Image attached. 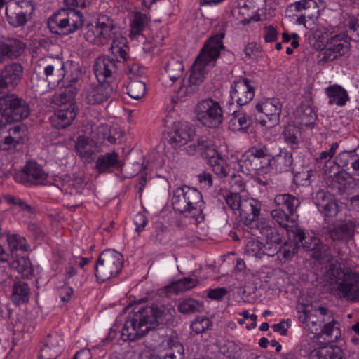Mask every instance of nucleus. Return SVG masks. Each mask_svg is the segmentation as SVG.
<instances>
[{"label":"nucleus","instance_id":"nucleus-45","mask_svg":"<svg viewBox=\"0 0 359 359\" xmlns=\"http://www.w3.org/2000/svg\"><path fill=\"white\" fill-rule=\"evenodd\" d=\"M318 359H344V353L337 346L322 347L316 352Z\"/></svg>","mask_w":359,"mask_h":359},{"label":"nucleus","instance_id":"nucleus-64","mask_svg":"<svg viewBox=\"0 0 359 359\" xmlns=\"http://www.w3.org/2000/svg\"><path fill=\"white\" fill-rule=\"evenodd\" d=\"M59 355L58 352L53 353L48 344H46L41 348L40 354L39 355V359H56Z\"/></svg>","mask_w":359,"mask_h":359},{"label":"nucleus","instance_id":"nucleus-36","mask_svg":"<svg viewBox=\"0 0 359 359\" xmlns=\"http://www.w3.org/2000/svg\"><path fill=\"white\" fill-rule=\"evenodd\" d=\"M274 203L277 207L283 210L285 208L291 215H295V212L300 205L299 199L289 194L276 196Z\"/></svg>","mask_w":359,"mask_h":359},{"label":"nucleus","instance_id":"nucleus-41","mask_svg":"<svg viewBox=\"0 0 359 359\" xmlns=\"http://www.w3.org/2000/svg\"><path fill=\"white\" fill-rule=\"evenodd\" d=\"M240 165L249 172H255L269 167L264 162H262L248 152H245L240 160Z\"/></svg>","mask_w":359,"mask_h":359},{"label":"nucleus","instance_id":"nucleus-40","mask_svg":"<svg viewBox=\"0 0 359 359\" xmlns=\"http://www.w3.org/2000/svg\"><path fill=\"white\" fill-rule=\"evenodd\" d=\"M177 309L180 313L187 315L201 312L204 309V306L202 302L188 298L179 303Z\"/></svg>","mask_w":359,"mask_h":359},{"label":"nucleus","instance_id":"nucleus-28","mask_svg":"<svg viewBox=\"0 0 359 359\" xmlns=\"http://www.w3.org/2000/svg\"><path fill=\"white\" fill-rule=\"evenodd\" d=\"M291 236L293 241L296 242L297 246H299V248L302 247L304 250L313 252L316 250L320 242L318 238L306 234L299 226L292 230Z\"/></svg>","mask_w":359,"mask_h":359},{"label":"nucleus","instance_id":"nucleus-54","mask_svg":"<svg viewBox=\"0 0 359 359\" xmlns=\"http://www.w3.org/2000/svg\"><path fill=\"white\" fill-rule=\"evenodd\" d=\"M212 322L207 317H197L191 322L190 327L196 334H202L210 330Z\"/></svg>","mask_w":359,"mask_h":359},{"label":"nucleus","instance_id":"nucleus-20","mask_svg":"<svg viewBox=\"0 0 359 359\" xmlns=\"http://www.w3.org/2000/svg\"><path fill=\"white\" fill-rule=\"evenodd\" d=\"M118 67L114 57L101 55L96 58L93 65L94 74L98 82H106L116 72Z\"/></svg>","mask_w":359,"mask_h":359},{"label":"nucleus","instance_id":"nucleus-8","mask_svg":"<svg viewBox=\"0 0 359 359\" xmlns=\"http://www.w3.org/2000/svg\"><path fill=\"white\" fill-rule=\"evenodd\" d=\"M123 264V255L114 250H104L95 265L97 279L104 282L119 274Z\"/></svg>","mask_w":359,"mask_h":359},{"label":"nucleus","instance_id":"nucleus-24","mask_svg":"<svg viewBox=\"0 0 359 359\" xmlns=\"http://www.w3.org/2000/svg\"><path fill=\"white\" fill-rule=\"evenodd\" d=\"M7 262L9 266L20 273L23 278L31 279L34 276V266L27 256L21 253H13Z\"/></svg>","mask_w":359,"mask_h":359},{"label":"nucleus","instance_id":"nucleus-16","mask_svg":"<svg viewBox=\"0 0 359 359\" xmlns=\"http://www.w3.org/2000/svg\"><path fill=\"white\" fill-rule=\"evenodd\" d=\"M172 129L173 131L168 134L167 141L175 149L185 145L195 135V128L189 122H175Z\"/></svg>","mask_w":359,"mask_h":359},{"label":"nucleus","instance_id":"nucleus-63","mask_svg":"<svg viewBox=\"0 0 359 359\" xmlns=\"http://www.w3.org/2000/svg\"><path fill=\"white\" fill-rule=\"evenodd\" d=\"M278 32L276 29L272 26L269 25L265 27L264 29V40L266 43H272L276 41Z\"/></svg>","mask_w":359,"mask_h":359},{"label":"nucleus","instance_id":"nucleus-47","mask_svg":"<svg viewBox=\"0 0 359 359\" xmlns=\"http://www.w3.org/2000/svg\"><path fill=\"white\" fill-rule=\"evenodd\" d=\"M246 152L250 153V154L262 161V162H264V164H266V165L269 166V164H270V157L272 156V152L266 145L252 147Z\"/></svg>","mask_w":359,"mask_h":359},{"label":"nucleus","instance_id":"nucleus-43","mask_svg":"<svg viewBox=\"0 0 359 359\" xmlns=\"http://www.w3.org/2000/svg\"><path fill=\"white\" fill-rule=\"evenodd\" d=\"M183 69L184 65L182 62L175 59L169 60L165 67V70L170 80L172 82H175L182 76Z\"/></svg>","mask_w":359,"mask_h":359},{"label":"nucleus","instance_id":"nucleus-31","mask_svg":"<svg viewBox=\"0 0 359 359\" xmlns=\"http://www.w3.org/2000/svg\"><path fill=\"white\" fill-rule=\"evenodd\" d=\"M355 226L351 221H346L334 226L329 230V236L333 241H346L354 236Z\"/></svg>","mask_w":359,"mask_h":359},{"label":"nucleus","instance_id":"nucleus-25","mask_svg":"<svg viewBox=\"0 0 359 359\" xmlns=\"http://www.w3.org/2000/svg\"><path fill=\"white\" fill-rule=\"evenodd\" d=\"M26 43L14 37H6L0 43V54L13 60L20 57L25 52Z\"/></svg>","mask_w":359,"mask_h":359},{"label":"nucleus","instance_id":"nucleus-21","mask_svg":"<svg viewBox=\"0 0 359 359\" xmlns=\"http://www.w3.org/2000/svg\"><path fill=\"white\" fill-rule=\"evenodd\" d=\"M313 200L318 210L325 217H334L338 212V204L333 195L323 191H318Z\"/></svg>","mask_w":359,"mask_h":359},{"label":"nucleus","instance_id":"nucleus-19","mask_svg":"<svg viewBox=\"0 0 359 359\" xmlns=\"http://www.w3.org/2000/svg\"><path fill=\"white\" fill-rule=\"evenodd\" d=\"M251 83L252 81L247 78H240L233 82V90L231 91V97L238 105H245L254 97L255 87Z\"/></svg>","mask_w":359,"mask_h":359},{"label":"nucleus","instance_id":"nucleus-48","mask_svg":"<svg viewBox=\"0 0 359 359\" xmlns=\"http://www.w3.org/2000/svg\"><path fill=\"white\" fill-rule=\"evenodd\" d=\"M146 85L141 81H130L127 86L128 95L135 99L140 100L145 94Z\"/></svg>","mask_w":359,"mask_h":359},{"label":"nucleus","instance_id":"nucleus-1","mask_svg":"<svg viewBox=\"0 0 359 359\" xmlns=\"http://www.w3.org/2000/svg\"><path fill=\"white\" fill-rule=\"evenodd\" d=\"M174 313L175 310L172 306L161 304L141 306L125 322L121 337L125 341H133L150 331L162 329L172 321Z\"/></svg>","mask_w":359,"mask_h":359},{"label":"nucleus","instance_id":"nucleus-53","mask_svg":"<svg viewBox=\"0 0 359 359\" xmlns=\"http://www.w3.org/2000/svg\"><path fill=\"white\" fill-rule=\"evenodd\" d=\"M198 283V280L197 279L184 278L173 283L170 287L175 293H180L196 287Z\"/></svg>","mask_w":359,"mask_h":359},{"label":"nucleus","instance_id":"nucleus-51","mask_svg":"<svg viewBox=\"0 0 359 359\" xmlns=\"http://www.w3.org/2000/svg\"><path fill=\"white\" fill-rule=\"evenodd\" d=\"M92 140L86 136H79L76 142V151L81 157L88 158L93 151L91 149L90 143Z\"/></svg>","mask_w":359,"mask_h":359},{"label":"nucleus","instance_id":"nucleus-46","mask_svg":"<svg viewBox=\"0 0 359 359\" xmlns=\"http://www.w3.org/2000/svg\"><path fill=\"white\" fill-rule=\"evenodd\" d=\"M347 29L346 34L349 40L359 41V18L349 15L345 22Z\"/></svg>","mask_w":359,"mask_h":359},{"label":"nucleus","instance_id":"nucleus-37","mask_svg":"<svg viewBox=\"0 0 359 359\" xmlns=\"http://www.w3.org/2000/svg\"><path fill=\"white\" fill-rule=\"evenodd\" d=\"M297 116L300 119V123L308 128H313L317 119V114L312 107L302 103L296 111Z\"/></svg>","mask_w":359,"mask_h":359},{"label":"nucleus","instance_id":"nucleus-59","mask_svg":"<svg viewBox=\"0 0 359 359\" xmlns=\"http://www.w3.org/2000/svg\"><path fill=\"white\" fill-rule=\"evenodd\" d=\"M298 250L299 246L292 241L290 243L285 242L284 245L281 244V249L278 252L282 254L283 258L289 259L298 252Z\"/></svg>","mask_w":359,"mask_h":359},{"label":"nucleus","instance_id":"nucleus-27","mask_svg":"<svg viewBox=\"0 0 359 359\" xmlns=\"http://www.w3.org/2000/svg\"><path fill=\"white\" fill-rule=\"evenodd\" d=\"M122 168L118 155L115 151L100 155L95 162V169L99 173L111 172Z\"/></svg>","mask_w":359,"mask_h":359},{"label":"nucleus","instance_id":"nucleus-4","mask_svg":"<svg viewBox=\"0 0 359 359\" xmlns=\"http://www.w3.org/2000/svg\"><path fill=\"white\" fill-rule=\"evenodd\" d=\"M173 208L185 217L194 218L196 222L204 220V202L201 193L188 186L177 188L172 198Z\"/></svg>","mask_w":359,"mask_h":359},{"label":"nucleus","instance_id":"nucleus-10","mask_svg":"<svg viewBox=\"0 0 359 359\" xmlns=\"http://www.w3.org/2000/svg\"><path fill=\"white\" fill-rule=\"evenodd\" d=\"M324 34L327 36L325 50L320 61L323 63L333 61L345 55L349 50L350 43L348 35L345 33L332 36V32L326 29Z\"/></svg>","mask_w":359,"mask_h":359},{"label":"nucleus","instance_id":"nucleus-15","mask_svg":"<svg viewBox=\"0 0 359 359\" xmlns=\"http://www.w3.org/2000/svg\"><path fill=\"white\" fill-rule=\"evenodd\" d=\"M24 68L16 62L5 65L0 71V93L5 89H14L21 81Z\"/></svg>","mask_w":359,"mask_h":359},{"label":"nucleus","instance_id":"nucleus-62","mask_svg":"<svg viewBox=\"0 0 359 359\" xmlns=\"http://www.w3.org/2000/svg\"><path fill=\"white\" fill-rule=\"evenodd\" d=\"M204 144H205V139H198L197 143H194L185 148L187 153L189 155H194L196 153L203 154V149H204Z\"/></svg>","mask_w":359,"mask_h":359},{"label":"nucleus","instance_id":"nucleus-12","mask_svg":"<svg viewBox=\"0 0 359 359\" xmlns=\"http://www.w3.org/2000/svg\"><path fill=\"white\" fill-rule=\"evenodd\" d=\"M4 129L0 128V150L13 152L21 149L26 140L25 127L17 125Z\"/></svg>","mask_w":359,"mask_h":359},{"label":"nucleus","instance_id":"nucleus-32","mask_svg":"<svg viewBox=\"0 0 359 359\" xmlns=\"http://www.w3.org/2000/svg\"><path fill=\"white\" fill-rule=\"evenodd\" d=\"M115 29L113 20L107 15H101L97 18L95 30L93 32L98 37L112 39L114 36Z\"/></svg>","mask_w":359,"mask_h":359},{"label":"nucleus","instance_id":"nucleus-22","mask_svg":"<svg viewBox=\"0 0 359 359\" xmlns=\"http://www.w3.org/2000/svg\"><path fill=\"white\" fill-rule=\"evenodd\" d=\"M282 107L278 99L272 98L257 103L255 105V109L258 113L264 114L270 122L269 127H273L279 123Z\"/></svg>","mask_w":359,"mask_h":359},{"label":"nucleus","instance_id":"nucleus-18","mask_svg":"<svg viewBox=\"0 0 359 359\" xmlns=\"http://www.w3.org/2000/svg\"><path fill=\"white\" fill-rule=\"evenodd\" d=\"M291 12H296L294 15L297 16L296 23L305 25L306 18L313 19L319 12L318 6L314 0H301L291 4L288 6Z\"/></svg>","mask_w":359,"mask_h":359},{"label":"nucleus","instance_id":"nucleus-39","mask_svg":"<svg viewBox=\"0 0 359 359\" xmlns=\"http://www.w3.org/2000/svg\"><path fill=\"white\" fill-rule=\"evenodd\" d=\"M6 241L11 255L13 253H23L29 250V245L24 237L19 235L13 234L11 236H6Z\"/></svg>","mask_w":359,"mask_h":359},{"label":"nucleus","instance_id":"nucleus-14","mask_svg":"<svg viewBox=\"0 0 359 359\" xmlns=\"http://www.w3.org/2000/svg\"><path fill=\"white\" fill-rule=\"evenodd\" d=\"M260 234L265 239L262 244V254L273 257L281 249L282 236L278 231L265 222H261L257 226Z\"/></svg>","mask_w":359,"mask_h":359},{"label":"nucleus","instance_id":"nucleus-26","mask_svg":"<svg viewBox=\"0 0 359 359\" xmlns=\"http://www.w3.org/2000/svg\"><path fill=\"white\" fill-rule=\"evenodd\" d=\"M261 205L257 200L250 198L243 201L239 209V216L245 225H250L260 214Z\"/></svg>","mask_w":359,"mask_h":359},{"label":"nucleus","instance_id":"nucleus-52","mask_svg":"<svg viewBox=\"0 0 359 359\" xmlns=\"http://www.w3.org/2000/svg\"><path fill=\"white\" fill-rule=\"evenodd\" d=\"M221 196L231 209L239 210L243 201L239 194L224 190L222 191Z\"/></svg>","mask_w":359,"mask_h":359},{"label":"nucleus","instance_id":"nucleus-11","mask_svg":"<svg viewBox=\"0 0 359 359\" xmlns=\"http://www.w3.org/2000/svg\"><path fill=\"white\" fill-rule=\"evenodd\" d=\"M198 120L208 128H217L223 121V111L220 104L212 99L200 102L196 108Z\"/></svg>","mask_w":359,"mask_h":359},{"label":"nucleus","instance_id":"nucleus-7","mask_svg":"<svg viewBox=\"0 0 359 359\" xmlns=\"http://www.w3.org/2000/svg\"><path fill=\"white\" fill-rule=\"evenodd\" d=\"M84 25L83 14L74 8H62L54 13L48 21L53 34L65 36L81 29Z\"/></svg>","mask_w":359,"mask_h":359},{"label":"nucleus","instance_id":"nucleus-17","mask_svg":"<svg viewBox=\"0 0 359 359\" xmlns=\"http://www.w3.org/2000/svg\"><path fill=\"white\" fill-rule=\"evenodd\" d=\"M113 92V86L109 81L92 84L85 93V102L90 105L101 104L111 96Z\"/></svg>","mask_w":359,"mask_h":359},{"label":"nucleus","instance_id":"nucleus-9","mask_svg":"<svg viewBox=\"0 0 359 359\" xmlns=\"http://www.w3.org/2000/svg\"><path fill=\"white\" fill-rule=\"evenodd\" d=\"M34 72L43 74L50 84L58 85L65 75V64L59 58L46 56L37 60Z\"/></svg>","mask_w":359,"mask_h":359},{"label":"nucleus","instance_id":"nucleus-42","mask_svg":"<svg viewBox=\"0 0 359 359\" xmlns=\"http://www.w3.org/2000/svg\"><path fill=\"white\" fill-rule=\"evenodd\" d=\"M320 333L326 335L328 341H337L341 337L339 323L334 320L325 323Z\"/></svg>","mask_w":359,"mask_h":359},{"label":"nucleus","instance_id":"nucleus-61","mask_svg":"<svg viewBox=\"0 0 359 359\" xmlns=\"http://www.w3.org/2000/svg\"><path fill=\"white\" fill-rule=\"evenodd\" d=\"M229 183L231 189V192L239 194L245 190V182L243 178L239 175H236L235 174L232 175Z\"/></svg>","mask_w":359,"mask_h":359},{"label":"nucleus","instance_id":"nucleus-50","mask_svg":"<svg viewBox=\"0 0 359 359\" xmlns=\"http://www.w3.org/2000/svg\"><path fill=\"white\" fill-rule=\"evenodd\" d=\"M112 55H114V58L117 62V65H118L121 63H123L128 61L130 59V56L128 55L129 48L126 44L121 46L114 41L111 48H110Z\"/></svg>","mask_w":359,"mask_h":359},{"label":"nucleus","instance_id":"nucleus-49","mask_svg":"<svg viewBox=\"0 0 359 359\" xmlns=\"http://www.w3.org/2000/svg\"><path fill=\"white\" fill-rule=\"evenodd\" d=\"M283 136L285 142L291 144L292 149L297 148L300 136V132L297 128L294 126H288L284 129Z\"/></svg>","mask_w":359,"mask_h":359},{"label":"nucleus","instance_id":"nucleus-35","mask_svg":"<svg viewBox=\"0 0 359 359\" xmlns=\"http://www.w3.org/2000/svg\"><path fill=\"white\" fill-rule=\"evenodd\" d=\"M326 93L330 97V104H336L337 106H344L349 100L347 91L341 86L334 84L326 88Z\"/></svg>","mask_w":359,"mask_h":359},{"label":"nucleus","instance_id":"nucleus-34","mask_svg":"<svg viewBox=\"0 0 359 359\" xmlns=\"http://www.w3.org/2000/svg\"><path fill=\"white\" fill-rule=\"evenodd\" d=\"M31 290L29 285L22 280L16 281L12 286L11 299L15 304H26L29 301Z\"/></svg>","mask_w":359,"mask_h":359},{"label":"nucleus","instance_id":"nucleus-3","mask_svg":"<svg viewBox=\"0 0 359 359\" xmlns=\"http://www.w3.org/2000/svg\"><path fill=\"white\" fill-rule=\"evenodd\" d=\"M324 279L331 293L341 299L359 302V273L336 263L325 266Z\"/></svg>","mask_w":359,"mask_h":359},{"label":"nucleus","instance_id":"nucleus-6","mask_svg":"<svg viewBox=\"0 0 359 359\" xmlns=\"http://www.w3.org/2000/svg\"><path fill=\"white\" fill-rule=\"evenodd\" d=\"M30 113L29 104L22 97L14 93L0 97V128L22 121L29 116Z\"/></svg>","mask_w":359,"mask_h":359},{"label":"nucleus","instance_id":"nucleus-2","mask_svg":"<svg viewBox=\"0 0 359 359\" xmlns=\"http://www.w3.org/2000/svg\"><path fill=\"white\" fill-rule=\"evenodd\" d=\"M225 35L226 32L224 25H221L219 27L217 32L212 34L205 42L193 65V71L189 79V85H182L177 91V95L179 97H182L184 95V93L189 89H190L191 93L197 91L198 86L203 81V72L205 69L213 67L221 54H224L225 53H231L225 49L223 43Z\"/></svg>","mask_w":359,"mask_h":359},{"label":"nucleus","instance_id":"nucleus-33","mask_svg":"<svg viewBox=\"0 0 359 359\" xmlns=\"http://www.w3.org/2000/svg\"><path fill=\"white\" fill-rule=\"evenodd\" d=\"M272 218L279 224L280 226L285 229L288 233H292V230L299 226L297 224V215H291L285 212L282 208L278 207L271 212Z\"/></svg>","mask_w":359,"mask_h":359},{"label":"nucleus","instance_id":"nucleus-44","mask_svg":"<svg viewBox=\"0 0 359 359\" xmlns=\"http://www.w3.org/2000/svg\"><path fill=\"white\" fill-rule=\"evenodd\" d=\"M311 257L317 261L325 260L326 266L328 263H334L335 256L332 252V248L322 243L320 241L316 250L312 253Z\"/></svg>","mask_w":359,"mask_h":359},{"label":"nucleus","instance_id":"nucleus-57","mask_svg":"<svg viewBox=\"0 0 359 359\" xmlns=\"http://www.w3.org/2000/svg\"><path fill=\"white\" fill-rule=\"evenodd\" d=\"M12 6L31 20L34 11L32 0H20L16 1Z\"/></svg>","mask_w":359,"mask_h":359},{"label":"nucleus","instance_id":"nucleus-23","mask_svg":"<svg viewBox=\"0 0 359 359\" xmlns=\"http://www.w3.org/2000/svg\"><path fill=\"white\" fill-rule=\"evenodd\" d=\"M334 163L343 170H351L359 175V147L350 151H344L335 158Z\"/></svg>","mask_w":359,"mask_h":359},{"label":"nucleus","instance_id":"nucleus-38","mask_svg":"<svg viewBox=\"0 0 359 359\" xmlns=\"http://www.w3.org/2000/svg\"><path fill=\"white\" fill-rule=\"evenodd\" d=\"M6 15L8 24L13 27H22L30 20L29 18L13 6L6 7Z\"/></svg>","mask_w":359,"mask_h":359},{"label":"nucleus","instance_id":"nucleus-58","mask_svg":"<svg viewBox=\"0 0 359 359\" xmlns=\"http://www.w3.org/2000/svg\"><path fill=\"white\" fill-rule=\"evenodd\" d=\"M233 115L234 116L231 121L233 122V124L237 121L242 129H247L253 123L252 116L246 114L245 113L236 111L233 113Z\"/></svg>","mask_w":359,"mask_h":359},{"label":"nucleus","instance_id":"nucleus-60","mask_svg":"<svg viewBox=\"0 0 359 359\" xmlns=\"http://www.w3.org/2000/svg\"><path fill=\"white\" fill-rule=\"evenodd\" d=\"M204 149H203V154L208 159L210 163V160L217 159L222 158V156L219 154L215 147L212 144V142L205 139V144H204Z\"/></svg>","mask_w":359,"mask_h":359},{"label":"nucleus","instance_id":"nucleus-30","mask_svg":"<svg viewBox=\"0 0 359 359\" xmlns=\"http://www.w3.org/2000/svg\"><path fill=\"white\" fill-rule=\"evenodd\" d=\"M293 165V158L291 152L280 149L276 155L270 157V164L269 167L272 168L276 172H285L292 170Z\"/></svg>","mask_w":359,"mask_h":359},{"label":"nucleus","instance_id":"nucleus-29","mask_svg":"<svg viewBox=\"0 0 359 359\" xmlns=\"http://www.w3.org/2000/svg\"><path fill=\"white\" fill-rule=\"evenodd\" d=\"M332 181L337 185L340 192H348L359 188V180L355 179L351 174L340 170L331 176Z\"/></svg>","mask_w":359,"mask_h":359},{"label":"nucleus","instance_id":"nucleus-5","mask_svg":"<svg viewBox=\"0 0 359 359\" xmlns=\"http://www.w3.org/2000/svg\"><path fill=\"white\" fill-rule=\"evenodd\" d=\"M76 94V87L69 85L62 93L53 96V103L58 107L57 111L50 118V123L53 128L65 129L75 119L77 114L75 102Z\"/></svg>","mask_w":359,"mask_h":359},{"label":"nucleus","instance_id":"nucleus-55","mask_svg":"<svg viewBox=\"0 0 359 359\" xmlns=\"http://www.w3.org/2000/svg\"><path fill=\"white\" fill-rule=\"evenodd\" d=\"M147 22V18L145 14L135 13L134 18L131 22L130 34H140L144 29Z\"/></svg>","mask_w":359,"mask_h":359},{"label":"nucleus","instance_id":"nucleus-56","mask_svg":"<svg viewBox=\"0 0 359 359\" xmlns=\"http://www.w3.org/2000/svg\"><path fill=\"white\" fill-rule=\"evenodd\" d=\"M209 164L215 175L219 177L222 178L227 176L229 168L227 166L224 158L210 160Z\"/></svg>","mask_w":359,"mask_h":359},{"label":"nucleus","instance_id":"nucleus-13","mask_svg":"<svg viewBox=\"0 0 359 359\" xmlns=\"http://www.w3.org/2000/svg\"><path fill=\"white\" fill-rule=\"evenodd\" d=\"M15 179L25 186L41 185L47 181L48 174L36 162L29 161L21 171L15 175Z\"/></svg>","mask_w":359,"mask_h":359}]
</instances>
